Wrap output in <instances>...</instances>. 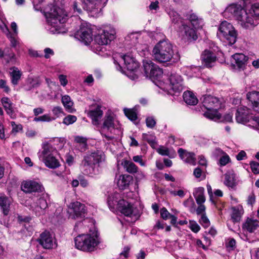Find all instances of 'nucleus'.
<instances>
[{"instance_id":"f257e3e1","label":"nucleus","mask_w":259,"mask_h":259,"mask_svg":"<svg viewBox=\"0 0 259 259\" xmlns=\"http://www.w3.org/2000/svg\"><path fill=\"white\" fill-rule=\"evenodd\" d=\"M224 15L228 18L233 16L243 28L252 29L259 23V0H245L243 7L238 4L230 5Z\"/></svg>"},{"instance_id":"f03ea898","label":"nucleus","mask_w":259,"mask_h":259,"mask_svg":"<svg viewBox=\"0 0 259 259\" xmlns=\"http://www.w3.org/2000/svg\"><path fill=\"white\" fill-rule=\"evenodd\" d=\"M90 227V233H82L74 238L75 247L85 252L94 251L100 242L99 233L95 228L94 220L90 219H84L82 222L75 224L74 230L79 231V228L82 226Z\"/></svg>"},{"instance_id":"7ed1b4c3","label":"nucleus","mask_w":259,"mask_h":259,"mask_svg":"<svg viewBox=\"0 0 259 259\" xmlns=\"http://www.w3.org/2000/svg\"><path fill=\"white\" fill-rule=\"evenodd\" d=\"M45 16L51 26L49 28L50 32L55 34L63 32V24L68 18V14L63 9L49 5L45 10Z\"/></svg>"},{"instance_id":"20e7f679","label":"nucleus","mask_w":259,"mask_h":259,"mask_svg":"<svg viewBox=\"0 0 259 259\" xmlns=\"http://www.w3.org/2000/svg\"><path fill=\"white\" fill-rule=\"evenodd\" d=\"M105 160V155L100 151H96L87 154L80 164L82 173L91 177L101 174V164Z\"/></svg>"},{"instance_id":"39448f33","label":"nucleus","mask_w":259,"mask_h":259,"mask_svg":"<svg viewBox=\"0 0 259 259\" xmlns=\"http://www.w3.org/2000/svg\"><path fill=\"white\" fill-rule=\"evenodd\" d=\"M152 55L154 59L160 63L170 61L176 62L180 59L179 52L173 49L172 45L168 39L159 41L153 48Z\"/></svg>"},{"instance_id":"423d86ee","label":"nucleus","mask_w":259,"mask_h":259,"mask_svg":"<svg viewBox=\"0 0 259 259\" xmlns=\"http://www.w3.org/2000/svg\"><path fill=\"white\" fill-rule=\"evenodd\" d=\"M121 195L118 193H114L109 195L108 198V203L110 208H117L124 215L130 217H134L137 219L140 216V211L138 208L134 207L131 202L121 199Z\"/></svg>"},{"instance_id":"0eeeda50","label":"nucleus","mask_w":259,"mask_h":259,"mask_svg":"<svg viewBox=\"0 0 259 259\" xmlns=\"http://www.w3.org/2000/svg\"><path fill=\"white\" fill-rule=\"evenodd\" d=\"M168 14L171 22L178 26L179 34L183 39L191 41L197 39L195 30L187 25L176 11L174 10H169Z\"/></svg>"},{"instance_id":"6e6552de","label":"nucleus","mask_w":259,"mask_h":259,"mask_svg":"<svg viewBox=\"0 0 259 259\" xmlns=\"http://www.w3.org/2000/svg\"><path fill=\"white\" fill-rule=\"evenodd\" d=\"M100 132L107 141L112 140L115 138V135H118L121 133L119 121L112 115H106Z\"/></svg>"},{"instance_id":"1a4fd4ad","label":"nucleus","mask_w":259,"mask_h":259,"mask_svg":"<svg viewBox=\"0 0 259 259\" xmlns=\"http://www.w3.org/2000/svg\"><path fill=\"white\" fill-rule=\"evenodd\" d=\"M202 101L203 106L207 110L204 113V116L214 121H219L221 118V114L218 112V110L221 108V101L219 99L208 95L203 96Z\"/></svg>"},{"instance_id":"9d476101","label":"nucleus","mask_w":259,"mask_h":259,"mask_svg":"<svg viewBox=\"0 0 259 259\" xmlns=\"http://www.w3.org/2000/svg\"><path fill=\"white\" fill-rule=\"evenodd\" d=\"M57 150L49 144H45L41 152L38 153L39 159L43 161L46 166L50 168H56L60 164L57 159Z\"/></svg>"},{"instance_id":"9b49d317","label":"nucleus","mask_w":259,"mask_h":259,"mask_svg":"<svg viewBox=\"0 0 259 259\" xmlns=\"http://www.w3.org/2000/svg\"><path fill=\"white\" fill-rule=\"evenodd\" d=\"M115 30L113 28L107 27L99 30L98 33L95 35L94 41L96 45H99L94 47L96 49V53L102 51L103 48L101 46L107 45L115 38Z\"/></svg>"},{"instance_id":"f8f14e48","label":"nucleus","mask_w":259,"mask_h":259,"mask_svg":"<svg viewBox=\"0 0 259 259\" xmlns=\"http://www.w3.org/2000/svg\"><path fill=\"white\" fill-rule=\"evenodd\" d=\"M169 84L167 88H164L170 95L179 93L183 90V79L182 76L176 72H171L168 76Z\"/></svg>"},{"instance_id":"ddd939ff","label":"nucleus","mask_w":259,"mask_h":259,"mask_svg":"<svg viewBox=\"0 0 259 259\" xmlns=\"http://www.w3.org/2000/svg\"><path fill=\"white\" fill-rule=\"evenodd\" d=\"M114 63L117 70L122 72V69L121 64L123 63L127 70L134 71L139 66V63L131 55H121L119 61L114 60Z\"/></svg>"},{"instance_id":"4468645a","label":"nucleus","mask_w":259,"mask_h":259,"mask_svg":"<svg viewBox=\"0 0 259 259\" xmlns=\"http://www.w3.org/2000/svg\"><path fill=\"white\" fill-rule=\"evenodd\" d=\"M143 63L146 77L153 79H158L162 75V70L154 64L151 60L145 59L143 60Z\"/></svg>"},{"instance_id":"2eb2a0df","label":"nucleus","mask_w":259,"mask_h":259,"mask_svg":"<svg viewBox=\"0 0 259 259\" xmlns=\"http://www.w3.org/2000/svg\"><path fill=\"white\" fill-rule=\"evenodd\" d=\"M108 0H83L86 10L93 17H97Z\"/></svg>"},{"instance_id":"dca6fc26","label":"nucleus","mask_w":259,"mask_h":259,"mask_svg":"<svg viewBox=\"0 0 259 259\" xmlns=\"http://www.w3.org/2000/svg\"><path fill=\"white\" fill-rule=\"evenodd\" d=\"M32 200V202L30 205V209H31L36 216L44 214L45 209L48 207L47 200L44 197L40 196H35Z\"/></svg>"},{"instance_id":"f3484780","label":"nucleus","mask_w":259,"mask_h":259,"mask_svg":"<svg viewBox=\"0 0 259 259\" xmlns=\"http://www.w3.org/2000/svg\"><path fill=\"white\" fill-rule=\"evenodd\" d=\"M93 32L91 25L89 24H82L75 36L80 41L87 45L93 40Z\"/></svg>"},{"instance_id":"a211bd4d","label":"nucleus","mask_w":259,"mask_h":259,"mask_svg":"<svg viewBox=\"0 0 259 259\" xmlns=\"http://www.w3.org/2000/svg\"><path fill=\"white\" fill-rule=\"evenodd\" d=\"M86 211L84 204L78 201L72 202L68 206V212L69 217L73 219L82 218Z\"/></svg>"},{"instance_id":"6ab92c4d","label":"nucleus","mask_w":259,"mask_h":259,"mask_svg":"<svg viewBox=\"0 0 259 259\" xmlns=\"http://www.w3.org/2000/svg\"><path fill=\"white\" fill-rule=\"evenodd\" d=\"M253 117L251 114V110L245 106H240L238 108L235 114V119L239 123L243 124L247 122L251 123Z\"/></svg>"},{"instance_id":"aec40b11","label":"nucleus","mask_w":259,"mask_h":259,"mask_svg":"<svg viewBox=\"0 0 259 259\" xmlns=\"http://www.w3.org/2000/svg\"><path fill=\"white\" fill-rule=\"evenodd\" d=\"M101 105L98 104H93L89 106V108L85 112L88 116L92 120L94 125L99 124V120L102 117L103 111L102 110Z\"/></svg>"},{"instance_id":"412c9836","label":"nucleus","mask_w":259,"mask_h":259,"mask_svg":"<svg viewBox=\"0 0 259 259\" xmlns=\"http://www.w3.org/2000/svg\"><path fill=\"white\" fill-rule=\"evenodd\" d=\"M39 243L45 249H52L56 246L55 238L49 231L42 232L38 239Z\"/></svg>"},{"instance_id":"4be33fe9","label":"nucleus","mask_w":259,"mask_h":259,"mask_svg":"<svg viewBox=\"0 0 259 259\" xmlns=\"http://www.w3.org/2000/svg\"><path fill=\"white\" fill-rule=\"evenodd\" d=\"M201 58L204 66L211 67L215 63L217 56L214 51L210 49H206L201 54Z\"/></svg>"},{"instance_id":"5701e85b","label":"nucleus","mask_w":259,"mask_h":259,"mask_svg":"<svg viewBox=\"0 0 259 259\" xmlns=\"http://www.w3.org/2000/svg\"><path fill=\"white\" fill-rule=\"evenodd\" d=\"M248 60V57L243 54L236 53L232 56L231 64L234 67L243 69Z\"/></svg>"},{"instance_id":"b1692460","label":"nucleus","mask_w":259,"mask_h":259,"mask_svg":"<svg viewBox=\"0 0 259 259\" xmlns=\"http://www.w3.org/2000/svg\"><path fill=\"white\" fill-rule=\"evenodd\" d=\"M178 152L181 159L185 162L193 165L196 164V158L194 153L188 152L182 148H179Z\"/></svg>"},{"instance_id":"393cba45","label":"nucleus","mask_w":259,"mask_h":259,"mask_svg":"<svg viewBox=\"0 0 259 259\" xmlns=\"http://www.w3.org/2000/svg\"><path fill=\"white\" fill-rule=\"evenodd\" d=\"M41 186L37 182L29 181L24 182L21 186V189L25 193L36 192L40 190Z\"/></svg>"},{"instance_id":"a878e982","label":"nucleus","mask_w":259,"mask_h":259,"mask_svg":"<svg viewBox=\"0 0 259 259\" xmlns=\"http://www.w3.org/2000/svg\"><path fill=\"white\" fill-rule=\"evenodd\" d=\"M233 28L234 27L231 23L226 21H223L218 27V37L219 38L226 37L227 33L230 32V30H233Z\"/></svg>"},{"instance_id":"bb28decb","label":"nucleus","mask_w":259,"mask_h":259,"mask_svg":"<svg viewBox=\"0 0 259 259\" xmlns=\"http://www.w3.org/2000/svg\"><path fill=\"white\" fill-rule=\"evenodd\" d=\"M247 98L251 102L253 109L259 112V92L252 91L247 94Z\"/></svg>"},{"instance_id":"cd10ccee","label":"nucleus","mask_w":259,"mask_h":259,"mask_svg":"<svg viewBox=\"0 0 259 259\" xmlns=\"http://www.w3.org/2000/svg\"><path fill=\"white\" fill-rule=\"evenodd\" d=\"M132 180L133 177L130 175H120L118 179L117 185L120 189L124 190L128 187Z\"/></svg>"},{"instance_id":"c85d7f7f","label":"nucleus","mask_w":259,"mask_h":259,"mask_svg":"<svg viewBox=\"0 0 259 259\" xmlns=\"http://www.w3.org/2000/svg\"><path fill=\"white\" fill-rule=\"evenodd\" d=\"M259 227V222L256 220L248 218L243 228L250 233L253 232Z\"/></svg>"},{"instance_id":"c756f323","label":"nucleus","mask_w":259,"mask_h":259,"mask_svg":"<svg viewBox=\"0 0 259 259\" xmlns=\"http://www.w3.org/2000/svg\"><path fill=\"white\" fill-rule=\"evenodd\" d=\"M1 101L7 113L11 117V118H15L16 117V115L13 109V104L10 99L8 97H3Z\"/></svg>"},{"instance_id":"7c9ffc66","label":"nucleus","mask_w":259,"mask_h":259,"mask_svg":"<svg viewBox=\"0 0 259 259\" xmlns=\"http://www.w3.org/2000/svg\"><path fill=\"white\" fill-rule=\"evenodd\" d=\"M237 33L234 28L233 30H230V32L227 33L226 37L219 38L220 40L223 41L229 45H232L235 43L237 40Z\"/></svg>"},{"instance_id":"2f4dec72","label":"nucleus","mask_w":259,"mask_h":259,"mask_svg":"<svg viewBox=\"0 0 259 259\" xmlns=\"http://www.w3.org/2000/svg\"><path fill=\"white\" fill-rule=\"evenodd\" d=\"M183 96L184 101L188 105H195L198 103V100L196 96L191 91H185Z\"/></svg>"},{"instance_id":"473e14b6","label":"nucleus","mask_w":259,"mask_h":259,"mask_svg":"<svg viewBox=\"0 0 259 259\" xmlns=\"http://www.w3.org/2000/svg\"><path fill=\"white\" fill-rule=\"evenodd\" d=\"M121 164L126 171L130 174H134L137 172L138 169L136 165L131 161L123 159L121 161Z\"/></svg>"},{"instance_id":"72a5a7b5","label":"nucleus","mask_w":259,"mask_h":259,"mask_svg":"<svg viewBox=\"0 0 259 259\" xmlns=\"http://www.w3.org/2000/svg\"><path fill=\"white\" fill-rule=\"evenodd\" d=\"M204 189L203 187H198L195 189L193 193L194 196L198 204H203L205 201L204 195Z\"/></svg>"},{"instance_id":"f704fd0d","label":"nucleus","mask_w":259,"mask_h":259,"mask_svg":"<svg viewBox=\"0 0 259 259\" xmlns=\"http://www.w3.org/2000/svg\"><path fill=\"white\" fill-rule=\"evenodd\" d=\"M21 75L22 73L20 70L17 68L14 67L13 71L10 73L12 83L14 85H17Z\"/></svg>"},{"instance_id":"c9c22d12","label":"nucleus","mask_w":259,"mask_h":259,"mask_svg":"<svg viewBox=\"0 0 259 259\" xmlns=\"http://www.w3.org/2000/svg\"><path fill=\"white\" fill-rule=\"evenodd\" d=\"M138 107L136 106L132 109L124 108L123 109L125 115L131 121H135L137 119Z\"/></svg>"},{"instance_id":"e433bc0d","label":"nucleus","mask_w":259,"mask_h":259,"mask_svg":"<svg viewBox=\"0 0 259 259\" xmlns=\"http://www.w3.org/2000/svg\"><path fill=\"white\" fill-rule=\"evenodd\" d=\"M235 174L231 171H228L225 175L224 184L228 187H233L235 185Z\"/></svg>"},{"instance_id":"4c0bfd02","label":"nucleus","mask_w":259,"mask_h":259,"mask_svg":"<svg viewBox=\"0 0 259 259\" xmlns=\"http://www.w3.org/2000/svg\"><path fill=\"white\" fill-rule=\"evenodd\" d=\"M190 21L192 25L195 28H202L203 25V21L201 18H199L195 14H192L189 17Z\"/></svg>"},{"instance_id":"58836bf2","label":"nucleus","mask_w":259,"mask_h":259,"mask_svg":"<svg viewBox=\"0 0 259 259\" xmlns=\"http://www.w3.org/2000/svg\"><path fill=\"white\" fill-rule=\"evenodd\" d=\"M0 206L4 214L7 215L9 210V202L6 196L0 195Z\"/></svg>"},{"instance_id":"ea45409f","label":"nucleus","mask_w":259,"mask_h":259,"mask_svg":"<svg viewBox=\"0 0 259 259\" xmlns=\"http://www.w3.org/2000/svg\"><path fill=\"white\" fill-rule=\"evenodd\" d=\"M62 102L65 108L69 112H71L73 103L71 100L70 97L68 95L63 96L62 98Z\"/></svg>"},{"instance_id":"a19ab883","label":"nucleus","mask_w":259,"mask_h":259,"mask_svg":"<svg viewBox=\"0 0 259 259\" xmlns=\"http://www.w3.org/2000/svg\"><path fill=\"white\" fill-rule=\"evenodd\" d=\"M56 118L54 117H51L48 114H45L42 116L36 117L34 118V121L38 122V121H47V122H50L52 120H54Z\"/></svg>"},{"instance_id":"79ce46f5","label":"nucleus","mask_w":259,"mask_h":259,"mask_svg":"<svg viewBox=\"0 0 259 259\" xmlns=\"http://www.w3.org/2000/svg\"><path fill=\"white\" fill-rule=\"evenodd\" d=\"M76 120L77 118L75 116L72 115H68L64 118L63 123L68 125L73 123L76 121Z\"/></svg>"},{"instance_id":"37998d69","label":"nucleus","mask_w":259,"mask_h":259,"mask_svg":"<svg viewBox=\"0 0 259 259\" xmlns=\"http://www.w3.org/2000/svg\"><path fill=\"white\" fill-rule=\"evenodd\" d=\"M193 175L196 178L200 179V180H203L205 177V174L203 172L202 170L198 167L194 169Z\"/></svg>"},{"instance_id":"c03bdc74","label":"nucleus","mask_w":259,"mask_h":259,"mask_svg":"<svg viewBox=\"0 0 259 259\" xmlns=\"http://www.w3.org/2000/svg\"><path fill=\"white\" fill-rule=\"evenodd\" d=\"M7 37L9 39L11 42V45L12 47L16 48L17 46H19V41L17 36L11 33L10 35H9V36H7Z\"/></svg>"},{"instance_id":"a18cd8bd","label":"nucleus","mask_w":259,"mask_h":259,"mask_svg":"<svg viewBox=\"0 0 259 259\" xmlns=\"http://www.w3.org/2000/svg\"><path fill=\"white\" fill-rule=\"evenodd\" d=\"M231 161L229 156L227 154H225L223 156L220 157L219 164L221 166H225Z\"/></svg>"},{"instance_id":"49530a36","label":"nucleus","mask_w":259,"mask_h":259,"mask_svg":"<svg viewBox=\"0 0 259 259\" xmlns=\"http://www.w3.org/2000/svg\"><path fill=\"white\" fill-rule=\"evenodd\" d=\"M248 126L259 131V117H253L251 120V124H248Z\"/></svg>"},{"instance_id":"de8ad7c7","label":"nucleus","mask_w":259,"mask_h":259,"mask_svg":"<svg viewBox=\"0 0 259 259\" xmlns=\"http://www.w3.org/2000/svg\"><path fill=\"white\" fill-rule=\"evenodd\" d=\"M146 123L148 127L153 128L156 124V121L153 116H149L146 119Z\"/></svg>"},{"instance_id":"09e8293b","label":"nucleus","mask_w":259,"mask_h":259,"mask_svg":"<svg viewBox=\"0 0 259 259\" xmlns=\"http://www.w3.org/2000/svg\"><path fill=\"white\" fill-rule=\"evenodd\" d=\"M0 89H2L3 91L7 94L9 93L11 90L9 86L7 84V81L4 79H0Z\"/></svg>"},{"instance_id":"8fccbe9b","label":"nucleus","mask_w":259,"mask_h":259,"mask_svg":"<svg viewBox=\"0 0 259 259\" xmlns=\"http://www.w3.org/2000/svg\"><path fill=\"white\" fill-rule=\"evenodd\" d=\"M200 223L204 228L208 227L210 224L209 220L205 214H202L201 216Z\"/></svg>"},{"instance_id":"3c124183","label":"nucleus","mask_w":259,"mask_h":259,"mask_svg":"<svg viewBox=\"0 0 259 259\" xmlns=\"http://www.w3.org/2000/svg\"><path fill=\"white\" fill-rule=\"evenodd\" d=\"M250 167L252 172L254 174H259V163L251 161L250 163Z\"/></svg>"},{"instance_id":"603ef678","label":"nucleus","mask_w":259,"mask_h":259,"mask_svg":"<svg viewBox=\"0 0 259 259\" xmlns=\"http://www.w3.org/2000/svg\"><path fill=\"white\" fill-rule=\"evenodd\" d=\"M159 3L158 1L152 2L149 6V9L150 11H157L159 9Z\"/></svg>"},{"instance_id":"864d4df0","label":"nucleus","mask_w":259,"mask_h":259,"mask_svg":"<svg viewBox=\"0 0 259 259\" xmlns=\"http://www.w3.org/2000/svg\"><path fill=\"white\" fill-rule=\"evenodd\" d=\"M53 114L56 117H58L63 113V109L60 106L54 107L52 109Z\"/></svg>"},{"instance_id":"5fc2aeb1","label":"nucleus","mask_w":259,"mask_h":259,"mask_svg":"<svg viewBox=\"0 0 259 259\" xmlns=\"http://www.w3.org/2000/svg\"><path fill=\"white\" fill-rule=\"evenodd\" d=\"M169 193L172 195L176 196H179L181 198H183L185 196V193L183 190H179L178 191L176 190H169Z\"/></svg>"},{"instance_id":"6e6d98bb","label":"nucleus","mask_w":259,"mask_h":259,"mask_svg":"<svg viewBox=\"0 0 259 259\" xmlns=\"http://www.w3.org/2000/svg\"><path fill=\"white\" fill-rule=\"evenodd\" d=\"M160 214L161 217L164 220H167L171 215V214L165 207H163L161 209Z\"/></svg>"},{"instance_id":"4d7b16f0","label":"nucleus","mask_w":259,"mask_h":259,"mask_svg":"<svg viewBox=\"0 0 259 259\" xmlns=\"http://www.w3.org/2000/svg\"><path fill=\"white\" fill-rule=\"evenodd\" d=\"M133 159L135 162L139 163L141 166H144L146 165V163L143 160L142 157L141 155L135 156Z\"/></svg>"},{"instance_id":"13d9d810","label":"nucleus","mask_w":259,"mask_h":259,"mask_svg":"<svg viewBox=\"0 0 259 259\" xmlns=\"http://www.w3.org/2000/svg\"><path fill=\"white\" fill-rule=\"evenodd\" d=\"M129 250L130 248L128 246L125 247L123 251L120 253L119 259H126L128 256Z\"/></svg>"},{"instance_id":"bf43d9fd","label":"nucleus","mask_w":259,"mask_h":259,"mask_svg":"<svg viewBox=\"0 0 259 259\" xmlns=\"http://www.w3.org/2000/svg\"><path fill=\"white\" fill-rule=\"evenodd\" d=\"M236 245V241L234 239L231 238L230 239L228 242L226 244V247L229 248L230 250H233Z\"/></svg>"},{"instance_id":"052dcab7","label":"nucleus","mask_w":259,"mask_h":259,"mask_svg":"<svg viewBox=\"0 0 259 259\" xmlns=\"http://www.w3.org/2000/svg\"><path fill=\"white\" fill-rule=\"evenodd\" d=\"M226 153L224 152L222 149H221L219 148H215L213 152V155L217 157H221Z\"/></svg>"},{"instance_id":"680f3d73","label":"nucleus","mask_w":259,"mask_h":259,"mask_svg":"<svg viewBox=\"0 0 259 259\" xmlns=\"http://www.w3.org/2000/svg\"><path fill=\"white\" fill-rule=\"evenodd\" d=\"M190 229L195 232L197 233L200 229L199 226L195 222H190Z\"/></svg>"},{"instance_id":"e2e57ef3","label":"nucleus","mask_w":259,"mask_h":259,"mask_svg":"<svg viewBox=\"0 0 259 259\" xmlns=\"http://www.w3.org/2000/svg\"><path fill=\"white\" fill-rule=\"evenodd\" d=\"M74 140L78 145L83 144V145H84V143L87 141L85 138L80 136L75 137Z\"/></svg>"},{"instance_id":"0e129e2a","label":"nucleus","mask_w":259,"mask_h":259,"mask_svg":"<svg viewBox=\"0 0 259 259\" xmlns=\"http://www.w3.org/2000/svg\"><path fill=\"white\" fill-rule=\"evenodd\" d=\"M240 212L236 210H234L232 215V219L235 222H238L240 219Z\"/></svg>"},{"instance_id":"69168bd1","label":"nucleus","mask_w":259,"mask_h":259,"mask_svg":"<svg viewBox=\"0 0 259 259\" xmlns=\"http://www.w3.org/2000/svg\"><path fill=\"white\" fill-rule=\"evenodd\" d=\"M11 124L13 127L12 131L15 132H18L22 130V126L21 124H16L15 122H11Z\"/></svg>"},{"instance_id":"338daca9","label":"nucleus","mask_w":259,"mask_h":259,"mask_svg":"<svg viewBox=\"0 0 259 259\" xmlns=\"http://www.w3.org/2000/svg\"><path fill=\"white\" fill-rule=\"evenodd\" d=\"M45 53V57L46 59H48L51 56H53L54 54V51L53 50L50 48H47L44 50Z\"/></svg>"},{"instance_id":"774afa93","label":"nucleus","mask_w":259,"mask_h":259,"mask_svg":"<svg viewBox=\"0 0 259 259\" xmlns=\"http://www.w3.org/2000/svg\"><path fill=\"white\" fill-rule=\"evenodd\" d=\"M59 79L61 84L62 86L65 87V85H67V84L68 83V81L66 78V76L63 75V74L60 75L59 76Z\"/></svg>"}]
</instances>
